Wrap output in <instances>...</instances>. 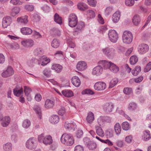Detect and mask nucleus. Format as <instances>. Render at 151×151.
<instances>
[{"instance_id":"obj_53","label":"nucleus","mask_w":151,"mask_h":151,"mask_svg":"<svg viewBox=\"0 0 151 151\" xmlns=\"http://www.w3.org/2000/svg\"><path fill=\"white\" fill-rule=\"evenodd\" d=\"M125 4L129 6H133L134 3V0H125Z\"/></svg>"},{"instance_id":"obj_46","label":"nucleus","mask_w":151,"mask_h":151,"mask_svg":"<svg viewBox=\"0 0 151 151\" xmlns=\"http://www.w3.org/2000/svg\"><path fill=\"white\" fill-rule=\"evenodd\" d=\"M34 52L35 55H39L42 54L43 50L41 48H37L34 50Z\"/></svg>"},{"instance_id":"obj_9","label":"nucleus","mask_w":151,"mask_h":151,"mask_svg":"<svg viewBox=\"0 0 151 151\" xmlns=\"http://www.w3.org/2000/svg\"><path fill=\"white\" fill-rule=\"evenodd\" d=\"M103 68L101 65H98L93 69L92 74L96 76H100L103 73Z\"/></svg>"},{"instance_id":"obj_55","label":"nucleus","mask_w":151,"mask_h":151,"mask_svg":"<svg viewBox=\"0 0 151 151\" xmlns=\"http://www.w3.org/2000/svg\"><path fill=\"white\" fill-rule=\"evenodd\" d=\"M30 121L28 119L24 121L23 124V126L25 128H27L30 125Z\"/></svg>"},{"instance_id":"obj_57","label":"nucleus","mask_w":151,"mask_h":151,"mask_svg":"<svg viewBox=\"0 0 151 151\" xmlns=\"http://www.w3.org/2000/svg\"><path fill=\"white\" fill-rule=\"evenodd\" d=\"M88 14L90 16V18H94L95 16V13L93 11L91 10H89L87 11Z\"/></svg>"},{"instance_id":"obj_16","label":"nucleus","mask_w":151,"mask_h":151,"mask_svg":"<svg viewBox=\"0 0 151 151\" xmlns=\"http://www.w3.org/2000/svg\"><path fill=\"white\" fill-rule=\"evenodd\" d=\"M99 64L101 65L105 69H109L112 63L106 60H101L98 62Z\"/></svg>"},{"instance_id":"obj_43","label":"nucleus","mask_w":151,"mask_h":151,"mask_svg":"<svg viewBox=\"0 0 151 151\" xmlns=\"http://www.w3.org/2000/svg\"><path fill=\"white\" fill-rule=\"evenodd\" d=\"M60 44L59 41L56 39H54L51 43V45L54 48H57L59 46Z\"/></svg>"},{"instance_id":"obj_44","label":"nucleus","mask_w":151,"mask_h":151,"mask_svg":"<svg viewBox=\"0 0 151 151\" xmlns=\"http://www.w3.org/2000/svg\"><path fill=\"white\" fill-rule=\"evenodd\" d=\"M78 20H68V25L71 27H75L78 23Z\"/></svg>"},{"instance_id":"obj_13","label":"nucleus","mask_w":151,"mask_h":151,"mask_svg":"<svg viewBox=\"0 0 151 151\" xmlns=\"http://www.w3.org/2000/svg\"><path fill=\"white\" fill-rule=\"evenodd\" d=\"M21 44L23 46L28 47L33 45L34 42L32 39L23 40L21 42Z\"/></svg>"},{"instance_id":"obj_17","label":"nucleus","mask_w":151,"mask_h":151,"mask_svg":"<svg viewBox=\"0 0 151 151\" xmlns=\"http://www.w3.org/2000/svg\"><path fill=\"white\" fill-rule=\"evenodd\" d=\"M20 31L21 33L24 35H30L32 32V29L28 27H23L21 29Z\"/></svg>"},{"instance_id":"obj_25","label":"nucleus","mask_w":151,"mask_h":151,"mask_svg":"<svg viewBox=\"0 0 151 151\" xmlns=\"http://www.w3.org/2000/svg\"><path fill=\"white\" fill-rule=\"evenodd\" d=\"M59 118L56 115H52L50 119V122L52 124L57 123L59 121Z\"/></svg>"},{"instance_id":"obj_37","label":"nucleus","mask_w":151,"mask_h":151,"mask_svg":"<svg viewBox=\"0 0 151 151\" xmlns=\"http://www.w3.org/2000/svg\"><path fill=\"white\" fill-rule=\"evenodd\" d=\"M12 145L10 143H7L3 145V149L4 151H11Z\"/></svg>"},{"instance_id":"obj_5","label":"nucleus","mask_w":151,"mask_h":151,"mask_svg":"<svg viewBox=\"0 0 151 151\" xmlns=\"http://www.w3.org/2000/svg\"><path fill=\"white\" fill-rule=\"evenodd\" d=\"M103 53L109 58L113 57L115 54L114 49L110 47H106L102 49Z\"/></svg>"},{"instance_id":"obj_10","label":"nucleus","mask_w":151,"mask_h":151,"mask_svg":"<svg viewBox=\"0 0 151 151\" xmlns=\"http://www.w3.org/2000/svg\"><path fill=\"white\" fill-rule=\"evenodd\" d=\"M12 19L9 16H6L3 19L2 26L4 28H6L10 25L12 22Z\"/></svg>"},{"instance_id":"obj_34","label":"nucleus","mask_w":151,"mask_h":151,"mask_svg":"<svg viewBox=\"0 0 151 151\" xmlns=\"http://www.w3.org/2000/svg\"><path fill=\"white\" fill-rule=\"evenodd\" d=\"M109 70L113 73H116L119 71V68L115 65L112 63L109 68Z\"/></svg>"},{"instance_id":"obj_2","label":"nucleus","mask_w":151,"mask_h":151,"mask_svg":"<svg viewBox=\"0 0 151 151\" xmlns=\"http://www.w3.org/2000/svg\"><path fill=\"white\" fill-rule=\"evenodd\" d=\"M38 139L40 142H42L46 145L51 144L53 141L52 137L50 136L47 135L45 137L43 134L38 136Z\"/></svg>"},{"instance_id":"obj_64","label":"nucleus","mask_w":151,"mask_h":151,"mask_svg":"<svg viewBox=\"0 0 151 151\" xmlns=\"http://www.w3.org/2000/svg\"><path fill=\"white\" fill-rule=\"evenodd\" d=\"M113 130L112 129H109L106 132V134L109 137H110L113 136Z\"/></svg>"},{"instance_id":"obj_7","label":"nucleus","mask_w":151,"mask_h":151,"mask_svg":"<svg viewBox=\"0 0 151 151\" xmlns=\"http://www.w3.org/2000/svg\"><path fill=\"white\" fill-rule=\"evenodd\" d=\"M37 145L35 142V139L34 137L29 138L26 143V147L30 150L35 149Z\"/></svg>"},{"instance_id":"obj_27","label":"nucleus","mask_w":151,"mask_h":151,"mask_svg":"<svg viewBox=\"0 0 151 151\" xmlns=\"http://www.w3.org/2000/svg\"><path fill=\"white\" fill-rule=\"evenodd\" d=\"M54 105V102L50 99H47L45 103V106L47 108H52Z\"/></svg>"},{"instance_id":"obj_19","label":"nucleus","mask_w":151,"mask_h":151,"mask_svg":"<svg viewBox=\"0 0 151 151\" xmlns=\"http://www.w3.org/2000/svg\"><path fill=\"white\" fill-rule=\"evenodd\" d=\"M2 126L4 127H7L10 122V118L9 116H6L2 119Z\"/></svg>"},{"instance_id":"obj_23","label":"nucleus","mask_w":151,"mask_h":151,"mask_svg":"<svg viewBox=\"0 0 151 151\" xmlns=\"http://www.w3.org/2000/svg\"><path fill=\"white\" fill-rule=\"evenodd\" d=\"M95 129L96 133L98 135L101 137L104 136V132L101 127L97 126L96 127Z\"/></svg>"},{"instance_id":"obj_33","label":"nucleus","mask_w":151,"mask_h":151,"mask_svg":"<svg viewBox=\"0 0 151 151\" xmlns=\"http://www.w3.org/2000/svg\"><path fill=\"white\" fill-rule=\"evenodd\" d=\"M138 61V57L136 55L132 56L130 58L129 62L130 64L132 65L135 64Z\"/></svg>"},{"instance_id":"obj_50","label":"nucleus","mask_w":151,"mask_h":151,"mask_svg":"<svg viewBox=\"0 0 151 151\" xmlns=\"http://www.w3.org/2000/svg\"><path fill=\"white\" fill-rule=\"evenodd\" d=\"M32 19L34 22H37L40 19V17L39 15L36 13H34L32 15Z\"/></svg>"},{"instance_id":"obj_62","label":"nucleus","mask_w":151,"mask_h":151,"mask_svg":"<svg viewBox=\"0 0 151 151\" xmlns=\"http://www.w3.org/2000/svg\"><path fill=\"white\" fill-rule=\"evenodd\" d=\"M136 107L137 105L135 103H132L129 104L128 108L129 110H134L136 108Z\"/></svg>"},{"instance_id":"obj_18","label":"nucleus","mask_w":151,"mask_h":151,"mask_svg":"<svg viewBox=\"0 0 151 151\" xmlns=\"http://www.w3.org/2000/svg\"><path fill=\"white\" fill-rule=\"evenodd\" d=\"M72 82L74 86L77 87H79L81 84L80 80L77 76H74L72 78Z\"/></svg>"},{"instance_id":"obj_4","label":"nucleus","mask_w":151,"mask_h":151,"mask_svg":"<svg viewBox=\"0 0 151 151\" xmlns=\"http://www.w3.org/2000/svg\"><path fill=\"white\" fill-rule=\"evenodd\" d=\"M111 118L108 116H101L97 119V123L100 126L103 127L106 122H111Z\"/></svg>"},{"instance_id":"obj_40","label":"nucleus","mask_w":151,"mask_h":151,"mask_svg":"<svg viewBox=\"0 0 151 151\" xmlns=\"http://www.w3.org/2000/svg\"><path fill=\"white\" fill-rule=\"evenodd\" d=\"M77 26L75 29L76 32L81 30L84 27V23L82 22H79L77 24Z\"/></svg>"},{"instance_id":"obj_30","label":"nucleus","mask_w":151,"mask_h":151,"mask_svg":"<svg viewBox=\"0 0 151 151\" xmlns=\"http://www.w3.org/2000/svg\"><path fill=\"white\" fill-rule=\"evenodd\" d=\"M64 126L66 129H69L75 128L76 126L74 122L68 123L66 122Z\"/></svg>"},{"instance_id":"obj_1","label":"nucleus","mask_w":151,"mask_h":151,"mask_svg":"<svg viewBox=\"0 0 151 151\" xmlns=\"http://www.w3.org/2000/svg\"><path fill=\"white\" fill-rule=\"evenodd\" d=\"M61 142L67 146L72 145L74 142L73 137L70 134H63L61 138Z\"/></svg>"},{"instance_id":"obj_54","label":"nucleus","mask_w":151,"mask_h":151,"mask_svg":"<svg viewBox=\"0 0 151 151\" xmlns=\"http://www.w3.org/2000/svg\"><path fill=\"white\" fill-rule=\"evenodd\" d=\"M24 7L26 10L29 11H32L34 9V6L33 5H26Z\"/></svg>"},{"instance_id":"obj_39","label":"nucleus","mask_w":151,"mask_h":151,"mask_svg":"<svg viewBox=\"0 0 151 151\" xmlns=\"http://www.w3.org/2000/svg\"><path fill=\"white\" fill-rule=\"evenodd\" d=\"M144 139L145 141L149 140L151 138L150 132L146 130L144 132Z\"/></svg>"},{"instance_id":"obj_58","label":"nucleus","mask_w":151,"mask_h":151,"mask_svg":"<svg viewBox=\"0 0 151 151\" xmlns=\"http://www.w3.org/2000/svg\"><path fill=\"white\" fill-rule=\"evenodd\" d=\"M13 93L15 96L19 97V86H16L13 89Z\"/></svg>"},{"instance_id":"obj_52","label":"nucleus","mask_w":151,"mask_h":151,"mask_svg":"<svg viewBox=\"0 0 151 151\" xmlns=\"http://www.w3.org/2000/svg\"><path fill=\"white\" fill-rule=\"evenodd\" d=\"M87 147L90 150H93L95 149L96 147V144L95 143L91 141Z\"/></svg>"},{"instance_id":"obj_48","label":"nucleus","mask_w":151,"mask_h":151,"mask_svg":"<svg viewBox=\"0 0 151 151\" xmlns=\"http://www.w3.org/2000/svg\"><path fill=\"white\" fill-rule=\"evenodd\" d=\"M23 88L22 87H21L19 89V101L22 103H24L25 102V100L24 97H23L22 96H21V95L22 94H23Z\"/></svg>"},{"instance_id":"obj_38","label":"nucleus","mask_w":151,"mask_h":151,"mask_svg":"<svg viewBox=\"0 0 151 151\" xmlns=\"http://www.w3.org/2000/svg\"><path fill=\"white\" fill-rule=\"evenodd\" d=\"M28 17L27 15L19 17V22L21 23L26 24L28 22Z\"/></svg>"},{"instance_id":"obj_42","label":"nucleus","mask_w":151,"mask_h":151,"mask_svg":"<svg viewBox=\"0 0 151 151\" xmlns=\"http://www.w3.org/2000/svg\"><path fill=\"white\" fill-rule=\"evenodd\" d=\"M122 129L125 131L128 130L130 128V126L129 123L127 122H124L122 124Z\"/></svg>"},{"instance_id":"obj_51","label":"nucleus","mask_w":151,"mask_h":151,"mask_svg":"<svg viewBox=\"0 0 151 151\" xmlns=\"http://www.w3.org/2000/svg\"><path fill=\"white\" fill-rule=\"evenodd\" d=\"M82 94H91L93 95L94 94V93L91 90L87 89L83 91L82 92Z\"/></svg>"},{"instance_id":"obj_11","label":"nucleus","mask_w":151,"mask_h":151,"mask_svg":"<svg viewBox=\"0 0 151 151\" xmlns=\"http://www.w3.org/2000/svg\"><path fill=\"white\" fill-rule=\"evenodd\" d=\"M148 46L145 44H142L139 45L138 52L140 54H143L147 52L149 50Z\"/></svg>"},{"instance_id":"obj_31","label":"nucleus","mask_w":151,"mask_h":151,"mask_svg":"<svg viewBox=\"0 0 151 151\" xmlns=\"http://www.w3.org/2000/svg\"><path fill=\"white\" fill-rule=\"evenodd\" d=\"M54 20L56 23L60 24L62 23V18L57 13H56L54 16Z\"/></svg>"},{"instance_id":"obj_26","label":"nucleus","mask_w":151,"mask_h":151,"mask_svg":"<svg viewBox=\"0 0 151 151\" xmlns=\"http://www.w3.org/2000/svg\"><path fill=\"white\" fill-rule=\"evenodd\" d=\"M78 9L81 11H84L88 8L87 5L83 2L79 3L77 5Z\"/></svg>"},{"instance_id":"obj_59","label":"nucleus","mask_w":151,"mask_h":151,"mask_svg":"<svg viewBox=\"0 0 151 151\" xmlns=\"http://www.w3.org/2000/svg\"><path fill=\"white\" fill-rule=\"evenodd\" d=\"M151 69V62H149L146 66L144 70L145 72H147Z\"/></svg>"},{"instance_id":"obj_41","label":"nucleus","mask_w":151,"mask_h":151,"mask_svg":"<svg viewBox=\"0 0 151 151\" xmlns=\"http://www.w3.org/2000/svg\"><path fill=\"white\" fill-rule=\"evenodd\" d=\"M34 110L36 111V113L38 114L40 119H41V109L40 107L36 105L34 107Z\"/></svg>"},{"instance_id":"obj_45","label":"nucleus","mask_w":151,"mask_h":151,"mask_svg":"<svg viewBox=\"0 0 151 151\" xmlns=\"http://www.w3.org/2000/svg\"><path fill=\"white\" fill-rule=\"evenodd\" d=\"M43 73L44 76L48 77L51 76V71L49 69L45 68L43 71Z\"/></svg>"},{"instance_id":"obj_28","label":"nucleus","mask_w":151,"mask_h":151,"mask_svg":"<svg viewBox=\"0 0 151 151\" xmlns=\"http://www.w3.org/2000/svg\"><path fill=\"white\" fill-rule=\"evenodd\" d=\"M94 119V116L93 113L91 112H89L88 115L86 118L87 122L91 123L93 122Z\"/></svg>"},{"instance_id":"obj_63","label":"nucleus","mask_w":151,"mask_h":151,"mask_svg":"<svg viewBox=\"0 0 151 151\" xmlns=\"http://www.w3.org/2000/svg\"><path fill=\"white\" fill-rule=\"evenodd\" d=\"M83 142L84 145L87 147L91 142V141L90 140L89 138L85 137L83 139Z\"/></svg>"},{"instance_id":"obj_60","label":"nucleus","mask_w":151,"mask_h":151,"mask_svg":"<svg viewBox=\"0 0 151 151\" xmlns=\"http://www.w3.org/2000/svg\"><path fill=\"white\" fill-rule=\"evenodd\" d=\"M113 10L112 7L109 6L106 8L105 11V13L107 15H109L112 12Z\"/></svg>"},{"instance_id":"obj_6","label":"nucleus","mask_w":151,"mask_h":151,"mask_svg":"<svg viewBox=\"0 0 151 151\" xmlns=\"http://www.w3.org/2000/svg\"><path fill=\"white\" fill-rule=\"evenodd\" d=\"M109 38L110 41L116 43L118 39V34L114 30H110L108 33Z\"/></svg>"},{"instance_id":"obj_8","label":"nucleus","mask_w":151,"mask_h":151,"mask_svg":"<svg viewBox=\"0 0 151 151\" xmlns=\"http://www.w3.org/2000/svg\"><path fill=\"white\" fill-rule=\"evenodd\" d=\"M106 88V83L103 82H98L96 83L94 86V89L97 91H102Z\"/></svg>"},{"instance_id":"obj_12","label":"nucleus","mask_w":151,"mask_h":151,"mask_svg":"<svg viewBox=\"0 0 151 151\" xmlns=\"http://www.w3.org/2000/svg\"><path fill=\"white\" fill-rule=\"evenodd\" d=\"M14 73V71L11 66H8L6 70L2 73L3 77L6 78L13 75Z\"/></svg>"},{"instance_id":"obj_20","label":"nucleus","mask_w":151,"mask_h":151,"mask_svg":"<svg viewBox=\"0 0 151 151\" xmlns=\"http://www.w3.org/2000/svg\"><path fill=\"white\" fill-rule=\"evenodd\" d=\"M120 13L119 11L116 12L113 15L112 19L113 21L115 23L117 22L120 19Z\"/></svg>"},{"instance_id":"obj_14","label":"nucleus","mask_w":151,"mask_h":151,"mask_svg":"<svg viewBox=\"0 0 151 151\" xmlns=\"http://www.w3.org/2000/svg\"><path fill=\"white\" fill-rule=\"evenodd\" d=\"M114 105L112 103H106L103 106V109L106 112H111L114 108Z\"/></svg>"},{"instance_id":"obj_61","label":"nucleus","mask_w":151,"mask_h":151,"mask_svg":"<svg viewBox=\"0 0 151 151\" xmlns=\"http://www.w3.org/2000/svg\"><path fill=\"white\" fill-rule=\"evenodd\" d=\"M78 20L77 17L73 14H70L68 20Z\"/></svg>"},{"instance_id":"obj_3","label":"nucleus","mask_w":151,"mask_h":151,"mask_svg":"<svg viewBox=\"0 0 151 151\" xmlns=\"http://www.w3.org/2000/svg\"><path fill=\"white\" fill-rule=\"evenodd\" d=\"M133 38V35L131 32L126 31L123 32L122 39L124 43L127 44H130L132 41Z\"/></svg>"},{"instance_id":"obj_56","label":"nucleus","mask_w":151,"mask_h":151,"mask_svg":"<svg viewBox=\"0 0 151 151\" xmlns=\"http://www.w3.org/2000/svg\"><path fill=\"white\" fill-rule=\"evenodd\" d=\"M51 33L53 35L59 36L60 34V31L57 28H53L51 30Z\"/></svg>"},{"instance_id":"obj_49","label":"nucleus","mask_w":151,"mask_h":151,"mask_svg":"<svg viewBox=\"0 0 151 151\" xmlns=\"http://www.w3.org/2000/svg\"><path fill=\"white\" fill-rule=\"evenodd\" d=\"M24 91L26 95L28 96L32 91L31 89L29 87L27 86L24 87Z\"/></svg>"},{"instance_id":"obj_22","label":"nucleus","mask_w":151,"mask_h":151,"mask_svg":"<svg viewBox=\"0 0 151 151\" xmlns=\"http://www.w3.org/2000/svg\"><path fill=\"white\" fill-rule=\"evenodd\" d=\"M28 65L30 67H33L36 64H40L39 60L37 59L32 58L28 62Z\"/></svg>"},{"instance_id":"obj_29","label":"nucleus","mask_w":151,"mask_h":151,"mask_svg":"<svg viewBox=\"0 0 151 151\" xmlns=\"http://www.w3.org/2000/svg\"><path fill=\"white\" fill-rule=\"evenodd\" d=\"M140 18L138 15H135L134 16L132 21L134 24L136 25H138L140 22Z\"/></svg>"},{"instance_id":"obj_15","label":"nucleus","mask_w":151,"mask_h":151,"mask_svg":"<svg viewBox=\"0 0 151 151\" xmlns=\"http://www.w3.org/2000/svg\"><path fill=\"white\" fill-rule=\"evenodd\" d=\"M87 64L84 61L79 62L76 65V68L79 71L83 70L87 68Z\"/></svg>"},{"instance_id":"obj_24","label":"nucleus","mask_w":151,"mask_h":151,"mask_svg":"<svg viewBox=\"0 0 151 151\" xmlns=\"http://www.w3.org/2000/svg\"><path fill=\"white\" fill-rule=\"evenodd\" d=\"M62 94L65 96L70 97L73 95V92L70 90H65L62 91Z\"/></svg>"},{"instance_id":"obj_35","label":"nucleus","mask_w":151,"mask_h":151,"mask_svg":"<svg viewBox=\"0 0 151 151\" xmlns=\"http://www.w3.org/2000/svg\"><path fill=\"white\" fill-rule=\"evenodd\" d=\"M141 71V68L139 66L135 67V69L132 71V74L134 76H137Z\"/></svg>"},{"instance_id":"obj_36","label":"nucleus","mask_w":151,"mask_h":151,"mask_svg":"<svg viewBox=\"0 0 151 151\" xmlns=\"http://www.w3.org/2000/svg\"><path fill=\"white\" fill-rule=\"evenodd\" d=\"M118 82V79L116 78L113 79L109 83V88H111L114 86Z\"/></svg>"},{"instance_id":"obj_32","label":"nucleus","mask_w":151,"mask_h":151,"mask_svg":"<svg viewBox=\"0 0 151 151\" xmlns=\"http://www.w3.org/2000/svg\"><path fill=\"white\" fill-rule=\"evenodd\" d=\"M115 132L117 135L119 134L121 132V128L119 123H116L114 127Z\"/></svg>"},{"instance_id":"obj_21","label":"nucleus","mask_w":151,"mask_h":151,"mask_svg":"<svg viewBox=\"0 0 151 151\" xmlns=\"http://www.w3.org/2000/svg\"><path fill=\"white\" fill-rule=\"evenodd\" d=\"M63 68L62 66L59 64H53L51 67V69L54 70L58 73L60 72Z\"/></svg>"},{"instance_id":"obj_47","label":"nucleus","mask_w":151,"mask_h":151,"mask_svg":"<svg viewBox=\"0 0 151 151\" xmlns=\"http://www.w3.org/2000/svg\"><path fill=\"white\" fill-rule=\"evenodd\" d=\"M19 13V8L15 7L12 9V12L11 13V15L13 17H14L16 14H17Z\"/></svg>"}]
</instances>
